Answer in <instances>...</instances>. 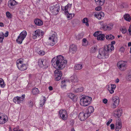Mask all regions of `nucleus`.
Segmentation results:
<instances>
[{
	"label": "nucleus",
	"mask_w": 131,
	"mask_h": 131,
	"mask_svg": "<svg viewBox=\"0 0 131 131\" xmlns=\"http://www.w3.org/2000/svg\"><path fill=\"white\" fill-rule=\"evenodd\" d=\"M43 100H41L39 103V105L40 107H42L43 106L46 101V99L45 97L43 96Z\"/></svg>",
	"instance_id": "f704fd0d"
},
{
	"label": "nucleus",
	"mask_w": 131,
	"mask_h": 131,
	"mask_svg": "<svg viewBox=\"0 0 131 131\" xmlns=\"http://www.w3.org/2000/svg\"><path fill=\"white\" fill-rule=\"evenodd\" d=\"M34 22L36 25L38 26H41L43 24L42 21L39 19H35L34 21Z\"/></svg>",
	"instance_id": "a878e982"
},
{
	"label": "nucleus",
	"mask_w": 131,
	"mask_h": 131,
	"mask_svg": "<svg viewBox=\"0 0 131 131\" xmlns=\"http://www.w3.org/2000/svg\"><path fill=\"white\" fill-rule=\"evenodd\" d=\"M112 100L113 102L112 107L113 108H115L118 105L119 99L117 96H115L112 98Z\"/></svg>",
	"instance_id": "dca6fc26"
},
{
	"label": "nucleus",
	"mask_w": 131,
	"mask_h": 131,
	"mask_svg": "<svg viewBox=\"0 0 131 131\" xmlns=\"http://www.w3.org/2000/svg\"><path fill=\"white\" fill-rule=\"evenodd\" d=\"M107 100L106 99H104L103 100V102L105 104H106L107 103Z\"/></svg>",
	"instance_id": "4d7b16f0"
},
{
	"label": "nucleus",
	"mask_w": 131,
	"mask_h": 131,
	"mask_svg": "<svg viewBox=\"0 0 131 131\" xmlns=\"http://www.w3.org/2000/svg\"><path fill=\"white\" fill-rule=\"evenodd\" d=\"M96 2H98L100 5L102 6L104 4L105 0H95Z\"/></svg>",
	"instance_id": "4c0bfd02"
},
{
	"label": "nucleus",
	"mask_w": 131,
	"mask_h": 131,
	"mask_svg": "<svg viewBox=\"0 0 131 131\" xmlns=\"http://www.w3.org/2000/svg\"><path fill=\"white\" fill-rule=\"evenodd\" d=\"M102 9V7L100 6L97 7L95 8V10L96 11H99L101 10Z\"/></svg>",
	"instance_id": "09e8293b"
},
{
	"label": "nucleus",
	"mask_w": 131,
	"mask_h": 131,
	"mask_svg": "<svg viewBox=\"0 0 131 131\" xmlns=\"http://www.w3.org/2000/svg\"><path fill=\"white\" fill-rule=\"evenodd\" d=\"M67 61L62 56L59 55L53 58L51 61L52 65L56 69L62 70L67 64Z\"/></svg>",
	"instance_id": "f257e3e1"
},
{
	"label": "nucleus",
	"mask_w": 131,
	"mask_h": 131,
	"mask_svg": "<svg viewBox=\"0 0 131 131\" xmlns=\"http://www.w3.org/2000/svg\"><path fill=\"white\" fill-rule=\"evenodd\" d=\"M48 89L50 91H51L53 90V88L52 86H50L48 88Z\"/></svg>",
	"instance_id": "bf43d9fd"
},
{
	"label": "nucleus",
	"mask_w": 131,
	"mask_h": 131,
	"mask_svg": "<svg viewBox=\"0 0 131 131\" xmlns=\"http://www.w3.org/2000/svg\"><path fill=\"white\" fill-rule=\"evenodd\" d=\"M69 50L70 51L74 53L77 50V47L74 45H72L70 46Z\"/></svg>",
	"instance_id": "bb28decb"
},
{
	"label": "nucleus",
	"mask_w": 131,
	"mask_h": 131,
	"mask_svg": "<svg viewBox=\"0 0 131 131\" xmlns=\"http://www.w3.org/2000/svg\"><path fill=\"white\" fill-rule=\"evenodd\" d=\"M66 81L65 80H64L62 81L61 82V84H65V83L66 82Z\"/></svg>",
	"instance_id": "680f3d73"
},
{
	"label": "nucleus",
	"mask_w": 131,
	"mask_h": 131,
	"mask_svg": "<svg viewBox=\"0 0 131 131\" xmlns=\"http://www.w3.org/2000/svg\"><path fill=\"white\" fill-rule=\"evenodd\" d=\"M116 82L117 83H118L119 81V79H117L116 80Z\"/></svg>",
	"instance_id": "69168bd1"
},
{
	"label": "nucleus",
	"mask_w": 131,
	"mask_h": 131,
	"mask_svg": "<svg viewBox=\"0 0 131 131\" xmlns=\"http://www.w3.org/2000/svg\"><path fill=\"white\" fill-rule=\"evenodd\" d=\"M44 34L43 32L39 29L36 30L35 31V34L32 36V38L36 39L38 38H41L43 36Z\"/></svg>",
	"instance_id": "9b49d317"
},
{
	"label": "nucleus",
	"mask_w": 131,
	"mask_h": 131,
	"mask_svg": "<svg viewBox=\"0 0 131 131\" xmlns=\"http://www.w3.org/2000/svg\"><path fill=\"white\" fill-rule=\"evenodd\" d=\"M68 96L73 101H76L77 100L76 96L73 93H69L68 94Z\"/></svg>",
	"instance_id": "393cba45"
},
{
	"label": "nucleus",
	"mask_w": 131,
	"mask_h": 131,
	"mask_svg": "<svg viewBox=\"0 0 131 131\" xmlns=\"http://www.w3.org/2000/svg\"><path fill=\"white\" fill-rule=\"evenodd\" d=\"M120 30L123 34H125L127 32V29L125 27H122L120 28Z\"/></svg>",
	"instance_id": "58836bf2"
},
{
	"label": "nucleus",
	"mask_w": 131,
	"mask_h": 131,
	"mask_svg": "<svg viewBox=\"0 0 131 131\" xmlns=\"http://www.w3.org/2000/svg\"><path fill=\"white\" fill-rule=\"evenodd\" d=\"M131 46V42H129L128 43V47H130Z\"/></svg>",
	"instance_id": "0e129e2a"
},
{
	"label": "nucleus",
	"mask_w": 131,
	"mask_h": 131,
	"mask_svg": "<svg viewBox=\"0 0 131 131\" xmlns=\"http://www.w3.org/2000/svg\"><path fill=\"white\" fill-rule=\"evenodd\" d=\"M66 85L65 84H62L61 85V87L62 88H66Z\"/></svg>",
	"instance_id": "603ef678"
},
{
	"label": "nucleus",
	"mask_w": 131,
	"mask_h": 131,
	"mask_svg": "<svg viewBox=\"0 0 131 131\" xmlns=\"http://www.w3.org/2000/svg\"><path fill=\"white\" fill-rule=\"evenodd\" d=\"M83 23L85 24V25L87 26H89V25L88 23V19L87 18H85L83 19L82 21Z\"/></svg>",
	"instance_id": "473e14b6"
},
{
	"label": "nucleus",
	"mask_w": 131,
	"mask_h": 131,
	"mask_svg": "<svg viewBox=\"0 0 131 131\" xmlns=\"http://www.w3.org/2000/svg\"><path fill=\"white\" fill-rule=\"evenodd\" d=\"M72 4H68L67 5H66L67 6V9H68V10H70L72 7Z\"/></svg>",
	"instance_id": "a18cd8bd"
},
{
	"label": "nucleus",
	"mask_w": 131,
	"mask_h": 131,
	"mask_svg": "<svg viewBox=\"0 0 131 131\" xmlns=\"http://www.w3.org/2000/svg\"><path fill=\"white\" fill-rule=\"evenodd\" d=\"M111 128V129H114V124H111L110 125Z\"/></svg>",
	"instance_id": "5fc2aeb1"
},
{
	"label": "nucleus",
	"mask_w": 131,
	"mask_h": 131,
	"mask_svg": "<svg viewBox=\"0 0 131 131\" xmlns=\"http://www.w3.org/2000/svg\"><path fill=\"white\" fill-rule=\"evenodd\" d=\"M99 23L102 26V28L106 30H111L113 28V24L112 23L106 25L104 24L103 21H100Z\"/></svg>",
	"instance_id": "1a4fd4ad"
},
{
	"label": "nucleus",
	"mask_w": 131,
	"mask_h": 131,
	"mask_svg": "<svg viewBox=\"0 0 131 131\" xmlns=\"http://www.w3.org/2000/svg\"><path fill=\"white\" fill-rule=\"evenodd\" d=\"M88 41L87 40L85 39L84 38L82 40V45L84 46H86L88 44Z\"/></svg>",
	"instance_id": "37998d69"
},
{
	"label": "nucleus",
	"mask_w": 131,
	"mask_h": 131,
	"mask_svg": "<svg viewBox=\"0 0 131 131\" xmlns=\"http://www.w3.org/2000/svg\"><path fill=\"white\" fill-rule=\"evenodd\" d=\"M123 17L127 21H130L131 20L130 16L128 14H125L124 15Z\"/></svg>",
	"instance_id": "cd10ccee"
},
{
	"label": "nucleus",
	"mask_w": 131,
	"mask_h": 131,
	"mask_svg": "<svg viewBox=\"0 0 131 131\" xmlns=\"http://www.w3.org/2000/svg\"><path fill=\"white\" fill-rule=\"evenodd\" d=\"M39 92V91L37 88H35L32 90V93L34 95H35L38 94Z\"/></svg>",
	"instance_id": "c9c22d12"
},
{
	"label": "nucleus",
	"mask_w": 131,
	"mask_h": 131,
	"mask_svg": "<svg viewBox=\"0 0 131 131\" xmlns=\"http://www.w3.org/2000/svg\"><path fill=\"white\" fill-rule=\"evenodd\" d=\"M97 48L96 47H93L91 49V51L92 52H94L97 50Z\"/></svg>",
	"instance_id": "49530a36"
},
{
	"label": "nucleus",
	"mask_w": 131,
	"mask_h": 131,
	"mask_svg": "<svg viewBox=\"0 0 131 131\" xmlns=\"http://www.w3.org/2000/svg\"><path fill=\"white\" fill-rule=\"evenodd\" d=\"M6 15L7 17L9 19H11L12 18L13 15L9 12H7L6 13Z\"/></svg>",
	"instance_id": "e433bc0d"
},
{
	"label": "nucleus",
	"mask_w": 131,
	"mask_h": 131,
	"mask_svg": "<svg viewBox=\"0 0 131 131\" xmlns=\"http://www.w3.org/2000/svg\"><path fill=\"white\" fill-rule=\"evenodd\" d=\"M71 131H75L73 128H72L71 130Z\"/></svg>",
	"instance_id": "774afa93"
},
{
	"label": "nucleus",
	"mask_w": 131,
	"mask_h": 131,
	"mask_svg": "<svg viewBox=\"0 0 131 131\" xmlns=\"http://www.w3.org/2000/svg\"><path fill=\"white\" fill-rule=\"evenodd\" d=\"M128 79L129 80H131V72L129 73L128 77Z\"/></svg>",
	"instance_id": "13d9d810"
},
{
	"label": "nucleus",
	"mask_w": 131,
	"mask_h": 131,
	"mask_svg": "<svg viewBox=\"0 0 131 131\" xmlns=\"http://www.w3.org/2000/svg\"><path fill=\"white\" fill-rule=\"evenodd\" d=\"M112 119H109L106 123L107 125L108 126L112 122Z\"/></svg>",
	"instance_id": "3c124183"
},
{
	"label": "nucleus",
	"mask_w": 131,
	"mask_h": 131,
	"mask_svg": "<svg viewBox=\"0 0 131 131\" xmlns=\"http://www.w3.org/2000/svg\"><path fill=\"white\" fill-rule=\"evenodd\" d=\"M104 15V13L102 12L99 13H96L94 14V17L99 20H101V19L103 18Z\"/></svg>",
	"instance_id": "a211bd4d"
},
{
	"label": "nucleus",
	"mask_w": 131,
	"mask_h": 131,
	"mask_svg": "<svg viewBox=\"0 0 131 131\" xmlns=\"http://www.w3.org/2000/svg\"><path fill=\"white\" fill-rule=\"evenodd\" d=\"M8 120V117L7 115L0 113V124H5Z\"/></svg>",
	"instance_id": "4468645a"
},
{
	"label": "nucleus",
	"mask_w": 131,
	"mask_h": 131,
	"mask_svg": "<svg viewBox=\"0 0 131 131\" xmlns=\"http://www.w3.org/2000/svg\"><path fill=\"white\" fill-rule=\"evenodd\" d=\"M92 99L91 97L86 96H83L81 97L80 104L81 105L86 106L91 103Z\"/></svg>",
	"instance_id": "20e7f679"
},
{
	"label": "nucleus",
	"mask_w": 131,
	"mask_h": 131,
	"mask_svg": "<svg viewBox=\"0 0 131 131\" xmlns=\"http://www.w3.org/2000/svg\"><path fill=\"white\" fill-rule=\"evenodd\" d=\"M78 38H81L83 37V36L81 35H79L78 36Z\"/></svg>",
	"instance_id": "052dcab7"
},
{
	"label": "nucleus",
	"mask_w": 131,
	"mask_h": 131,
	"mask_svg": "<svg viewBox=\"0 0 131 131\" xmlns=\"http://www.w3.org/2000/svg\"><path fill=\"white\" fill-rule=\"evenodd\" d=\"M5 86V84L4 81L1 78H0V86L2 88H4Z\"/></svg>",
	"instance_id": "72a5a7b5"
},
{
	"label": "nucleus",
	"mask_w": 131,
	"mask_h": 131,
	"mask_svg": "<svg viewBox=\"0 0 131 131\" xmlns=\"http://www.w3.org/2000/svg\"><path fill=\"white\" fill-rule=\"evenodd\" d=\"M114 47L112 44H109L107 47L106 49L105 48L100 49L98 56V57L100 59L107 58L109 56L110 51L111 52L114 49Z\"/></svg>",
	"instance_id": "f03ea898"
},
{
	"label": "nucleus",
	"mask_w": 131,
	"mask_h": 131,
	"mask_svg": "<svg viewBox=\"0 0 131 131\" xmlns=\"http://www.w3.org/2000/svg\"><path fill=\"white\" fill-rule=\"evenodd\" d=\"M66 15H67V17L69 20L71 19L74 15V14H69L68 13V12Z\"/></svg>",
	"instance_id": "ea45409f"
},
{
	"label": "nucleus",
	"mask_w": 131,
	"mask_h": 131,
	"mask_svg": "<svg viewBox=\"0 0 131 131\" xmlns=\"http://www.w3.org/2000/svg\"><path fill=\"white\" fill-rule=\"evenodd\" d=\"M105 36L103 34L99 35L98 37H97V39L98 40H103L105 39Z\"/></svg>",
	"instance_id": "7c9ffc66"
},
{
	"label": "nucleus",
	"mask_w": 131,
	"mask_h": 131,
	"mask_svg": "<svg viewBox=\"0 0 131 131\" xmlns=\"http://www.w3.org/2000/svg\"><path fill=\"white\" fill-rule=\"evenodd\" d=\"M57 39L56 33L54 32H52L51 35L49 38V39L50 40V45L52 46H54L57 42Z\"/></svg>",
	"instance_id": "6e6552de"
},
{
	"label": "nucleus",
	"mask_w": 131,
	"mask_h": 131,
	"mask_svg": "<svg viewBox=\"0 0 131 131\" xmlns=\"http://www.w3.org/2000/svg\"><path fill=\"white\" fill-rule=\"evenodd\" d=\"M25 97V95L24 94H23L21 97L16 96L13 99V102L16 104H19L23 101Z\"/></svg>",
	"instance_id": "f8f14e48"
},
{
	"label": "nucleus",
	"mask_w": 131,
	"mask_h": 131,
	"mask_svg": "<svg viewBox=\"0 0 131 131\" xmlns=\"http://www.w3.org/2000/svg\"><path fill=\"white\" fill-rule=\"evenodd\" d=\"M122 114V111L119 109H117L114 111L113 115L116 117L119 118Z\"/></svg>",
	"instance_id": "412c9836"
},
{
	"label": "nucleus",
	"mask_w": 131,
	"mask_h": 131,
	"mask_svg": "<svg viewBox=\"0 0 131 131\" xmlns=\"http://www.w3.org/2000/svg\"><path fill=\"white\" fill-rule=\"evenodd\" d=\"M106 38L108 40H112L114 39L115 37L112 34L106 35Z\"/></svg>",
	"instance_id": "2f4dec72"
},
{
	"label": "nucleus",
	"mask_w": 131,
	"mask_h": 131,
	"mask_svg": "<svg viewBox=\"0 0 131 131\" xmlns=\"http://www.w3.org/2000/svg\"><path fill=\"white\" fill-rule=\"evenodd\" d=\"M38 53L40 55L43 56L45 54V52L43 50H41L39 51L38 52Z\"/></svg>",
	"instance_id": "c03bdc74"
},
{
	"label": "nucleus",
	"mask_w": 131,
	"mask_h": 131,
	"mask_svg": "<svg viewBox=\"0 0 131 131\" xmlns=\"http://www.w3.org/2000/svg\"><path fill=\"white\" fill-rule=\"evenodd\" d=\"M19 128V126H17L16 128H15L13 129V130L14 131H18Z\"/></svg>",
	"instance_id": "8fccbe9b"
},
{
	"label": "nucleus",
	"mask_w": 131,
	"mask_h": 131,
	"mask_svg": "<svg viewBox=\"0 0 131 131\" xmlns=\"http://www.w3.org/2000/svg\"><path fill=\"white\" fill-rule=\"evenodd\" d=\"M50 11L53 15H56L58 13L60 10V6L59 4L51 6L49 7Z\"/></svg>",
	"instance_id": "0eeeda50"
},
{
	"label": "nucleus",
	"mask_w": 131,
	"mask_h": 131,
	"mask_svg": "<svg viewBox=\"0 0 131 131\" xmlns=\"http://www.w3.org/2000/svg\"><path fill=\"white\" fill-rule=\"evenodd\" d=\"M84 90V88L82 87H80L79 88L75 89L74 90V92L75 93L81 92Z\"/></svg>",
	"instance_id": "c85d7f7f"
},
{
	"label": "nucleus",
	"mask_w": 131,
	"mask_h": 131,
	"mask_svg": "<svg viewBox=\"0 0 131 131\" xmlns=\"http://www.w3.org/2000/svg\"><path fill=\"white\" fill-rule=\"evenodd\" d=\"M70 81L73 83H77L79 82L77 76L75 75H73L70 77Z\"/></svg>",
	"instance_id": "5701e85b"
},
{
	"label": "nucleus",
	"mask_w": 131,
	"mask_h": 131,
	"mask_svg": "<svg viewBox=\"0 0 131 131\" xmlns=\"http://www.w3.org/2000/svg\"><path fill=\"white\" fill-rule=\"evenodd\" d=\"M0 26H3V24L2 23H0Z\"/></svg>",
	"instance_id": "338daca9"
},
{
	"label": "nucleus",
	"mask_w": 131,
	"mask_h": 131,
	"mask_svg": "<svg viewBox=\"0 0 131 131\" xmlns=\"http://www.w3.org/2000/svg\"><path fill=\"white\" fill-rule=\"evenodd\" d=\"M122 126V124L120 119H118L116 121L115 125V130L116 131H119Z\"/></svg>",
	"instance_id": "6ab92c4d"
},
{
	"label": "nucleus",
	"mask_w": 131,
	"mask_h": 131,
	"mask_svg": "<svg viewBox=\"0 0 131 131\" xmlns=\"http://www.w3.org/2000/svg\"><path fill=\"white\" fill-rule=\"evenodd\" d=\"M82 67V65L81 64H77L75 65V68L77 70H80L81 69Z\"/></svg>",
	"instance_id": "79ce46f5"
},
{
	"label": "nucleus",
	"mask_w": 131,
	"mask_h": 131,
	"mask_svg": "<svg viewBox=\"0 0 131 131\" xmlns=\"http://www.w3.org/2000/svg\"><path fill=\"white\" fill-rule=\"evenodd\" d=\"M115 41H113L111 42V43L110 44H112V45H114L115 44Z\"/></svg>",
	"instance_id": "e2e57ef3"
},
{
	"label": "nucleus",
	"mask_w": 131,
	"mask_h": 131,
	"mask_svg": "<svg viewBox=\"0 0 131 131\" xmlns=\"http://www.w3.org/2000/svg\"><path fill=\"white\" fill-rule=\"evenodd\" d=\"M8 34L9 32L8 31L6 32L5 35L3 32H0V43L3 42L5 36V37H7L8 35Z\"/></svg>",
	"instance_id": "4be33fe9"
},
{
	"label": "nucleus",
	"mask_w": 131,
	"mask_h": 131,
	"mask_svg": "<svg viewBox=\"0 0 131 131\" xmlns=\"http://www.w3.org/2000/svg\"><path fill=\"white\" fill-rule=\"evenodd\" d=\"M27 35V32L26 30H23L21 32L16 39V42L19 44H21L23 40L25 38Z\"/></svg>",
	"instance_id": "423d86ee"
},
{
	"label": "nucleus",
	"mask_w": 131,
	"mask_h": 131,
	"mask_svg": "<svg viewBox=\"0 0 131 131\" xmlns=\"http://www.w3.org/2000/svg\"><path fill=\"white\" fill-rule=\"evenodd\" d=\"M90 115L84 112H80L79 115V118L80 120L84 121Z\"/></svg>",
	"instance_id": "2eb2a0df"
},
{
	"label": "nucleus",
	"mask_w": 131,
	"mask_h": 131,
	"mask_svg": "<svg viewBox=\"0 0 131 131\" xmlns=\"http://www.w3.org/2000/svg\"><path fill=\"white\" fill-rule=\"evenodd\" d=\"M17 2L14 0H10L8 1V5L9 7L11 8L13 7V6L17 5Z\"/></svg>",
	"instance_id": "b1692460"
},
{
	"label": "nucleus",
	"mask_w": 131,
	"mask_h": 131,
	"mask_svg": "<svg viewBox=\"0 0 131 131\" xmlns=\"http://www.w3.org/2000/svg\"><path fill=\"white\" fill-rule=\"evenodd\" d=\"M100 34H99V32L98 31H96L95 32V33L93 34V35L94 36L98 37V36Z\"/></svg>",
	"instance_id": "de8ad7c7"
},
{
	"label": "nucleus",
	"mask_w": 131,
	"mask_h": 131,
	"mask_svg": "<svg viewBox=\"0 0 131 131\" xmlns=\"http://www.w3.org/2000/svg\"><path fill=\"white\" fill-rule=\"evenodd\" d=\"M129 34L130 35H131V25L130 26L128 30Z\"/></svg>",
	"instance_id": "6e6d98bb"
},
{
	"label": "nucleus",
	"mask_w": 131,
	"mask_h": 131,
	"mask_svg": "<svg viewBox=\"0 0 131 131\" xmlns=\"http://www.w3.org/2000/svg\"><path fill=\"white\" fill-rule=\"evenodd\" d=\"M94 110V107L91 106H89L88 108V112L86 113L90 115V114L93 112Z\"/></svg>",
	"instance_id": "c756f323"
},
{
	"label": "nucleus",
	"mask_w": 131,
	"mask_h": 131,
	"mask_svg": "<svg viewBox=\"0 0 131 131\" xmlns=\"http://www.w3.org/2000/svg\"><path fill=\"white\" fill-rule=\"evenodd\" d=\"M125 50L124 48L123 47H121L119 51L122 52H123Z\"/></svg>",
	"instance_id": "864d4df0"
},
{
	"label": "nucleus",
	"mask_w": 131,
	"mask_h": 131,
	"mask_svg": "<svg viewBox=\"0 0 131 131\" xmlns=\"http://www.w3.org/2000/svg\"><path fill=\"white\" fill-rule=\"evenodd\" d=\"M66 5L65 7H62V10L65 13V14H67L68 12V9H67V7Z\"/></svg>",
	"instance_id": "a19ab883"
},
{
	"label": "nucleus",
	"mask_w": 131,
	"mask_h": 131,
	"mask_svg": "<svg viewBox=\"0 0 131 131\" xmlns=\"http://www.w3.org/2000/svg\"><path fill=\"white\" fill-rule=\"evenodd\" d=\"M48 62L45 60L42 59L38 60V65L44 69L47 68L48 67Z\"/></svg>",
	"instance_id": "f3484780"
},
{
	"label": "nucleus",
	"mask_w": 131,
	"mask_h": 131,
	"mask_svg": "<svg viewBox=\"0 0 131 131\" xmlns=\"http://www.w3.org/2000/svg\"><path fill=\"white\" fill-rule=\"evenodd\" d=\"M16 64L18 69L21 71L26 70L28 66L27 64L24 63V60L21 58L18 59L17 60Z\"/></svg>",
	"instance_id": "7ed1b4c3"
},
{
	"label": "nucleus",
	"mask_w": 131,
	"mask_h": 131,
	"mask_svg": "<svg viewBox=\"0 0 131 131\" xmlns=\"http://www.w3.org/2000/svg\"><path fill=\"white\" fill-rule=\"evenodd\" d=\"M54 71V76L56 81H59L61 78L62 74L61 71L59 69H56Z\"/></svg>",
	"instance_id": "ddd939ff"
},
{
	"label": "nucleus",
	"mask_w": 131,
	"mask_h": 131,
	"mask_svg": "<svg viewBox=\"0 0 131 131\" xmlns=\"http://www.w3.org/2000/svg\"><path fill=\"white\" fill-rule=\"evenodd\" d=\"M108 90L110 93L112 94L114 93V91L116 87L115 84H111L110 85H108Z\"/></svg>",
	"instance_id": "aec40b11"
},
{
	"label": "nucleus",
	"mask_w": 131,
	"mask_h": 131,
	"mask_svg": "<svg viewBox=\"0 0 131 131\" xmlns=\"http://www.w3.org/2000/svg\"><path fill=\"white\" fill-rule=\"evenodd\" d=\"M60 118L63 120H66L68 118V114L67 111L64 110H61L58 112Z\"/></svg>",
	"instance_id": "9d476101"
},
{
	"label": "nucleus",
	"mask_w": 131,
	"mask_h": 131,
	"mask_svg": "<svg viewBox=\"0 0 131 131\" xmlns=\"http://www.w3.org/2000/svg\"><path fill=\"white\" fill-rule=\"evenodd\" d=\"M118 69L121 71H124L127 68V63L126 61H118L117 64Z\"/></svg>",
	"instance_id": "39448f33"
}]
</instances>
